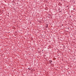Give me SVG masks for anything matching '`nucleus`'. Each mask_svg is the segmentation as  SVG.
Masks as SVG:
<instances>
[{"mask_svg": "<svg viewBox=\"0 0 76 76\" xmlns=\"http://www.w3.org/2000/svg\"><path fill=\"white\" fill-rule=\"evenodd\" d=\"M51 62H52V61L50 60L49 61V63H50V64L51 63Z\"/></svg>", "mask_w": 76, "mask_h": 76, "instance_id": "1", "label": "nucleus"}, {"mask_svg": "<svg viewBox=\"0 0 76 76\" xmlns=\"http://www.w3.org/2000/svg\"><path fill=\"white\" fill-rule=\"evenodd\" d=\"M47 27H48V26H47L46 27L47 28Z\"/></svg>", "mask_w": 76, "mask_h": 76, "instance_id": "2", "label": "nucleus"}, {"mask_svg": "<svg viewBox=\"0 0 76 76\" xmlns=\"http://www.w3.org/2000/svg\"><path fill=\"white\" fill-rule=\"evenodd\" d=\"M28 69H29V68H28Z\"/></svg>", "mask_w": 76, "mask_h": 76, "instance_id": "3", "label": "nucleus"}, {"mask_svg": "<svg viewBox=\"0 0 76 76\" xmlns=\"http://www.w3.org/2000/svg\"><path fill=\"white\" fill-rule=\"evenodd\" d=\"M70 17H71V16H70Z\"/></svg>", "mask_w": 76, "mask_h": 76, "instance_id": "4", "label": "nucleus"}]
</instances>
